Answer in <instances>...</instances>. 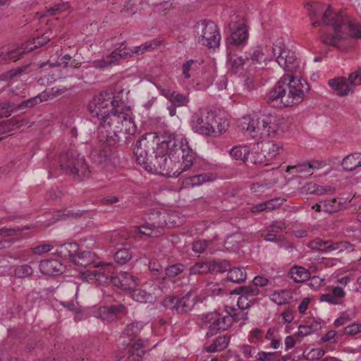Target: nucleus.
<instances>
[{
  "instance_id": "1",
  "label": "nucleus",
  "mask_w": 361,
  "mask_h": 361,
  "mask_svg": "<svg viewBox=\"0 0 361 361\" xmlns=\"http://www.w3.org/2000/svg\"><path fill=\"white\" fill-rule=\"evenodd\" d=\"M133 153L147 171L173 178L187 171L195 156L187 139L170 130L143 135L136 142Z\"/></svg>"
},
{
  "instance_id": "2",
  "label": "nucleus",
  "mask_w": 361,
  "mask_h": 361,
  "mask_svg": "<svg viewBox=\"0 0 361 361\" xmlns=\"http://www.w3.org/2000/svg\"><path fill=\"white\" fill-rule=\"evenodd\" d=\"M313 27H331L334 34L321 32L322 42L329 46L343 49L342 42L350 37L361 39V24L351 21L341 13L334 12L331 5L314 3L308 9Z\"/></svg>"
},
{
  "instance_id": "3",
  "label": "nucleus",
  "mask_w": 361,
  "mask_h": 361,
  "mask_svg": "<svg viewBox=\"0 0 361 361\" xmlns=\"http://www.w3.org/2000/svg\"><path fill=\"white\" fill-rule=\"evenodd\" d=\"M310 90L307 82L293 74L284 75L269 92L267 102L274 106H291L300 104Z\"/></svg>"
},
{
  "instance_id": "4",
  "label": "nucleus",
  "mask_w": 361,
  "mask_h": 361,
  "mask_svg": "<svg viewBox=\"0 0 361 361\" xmlns=\"http://www.w3.org/2000/svg\"><path fill=\"white\" fill-rule=\"evenodd\" d=\"M144 324L136 322L128 324L121 336L122 342L116 355L117 361L126 357L127 361H141L145 354L143 341L136 340Z\"/></svg>"
},
{
  "instance_id": "5",
  "label": "nucleus",
  "mask_w": 361,
  "mask_h": 361,
  "mask_svg": "<svg viewBox=\"0 0 361 361\" xmlns=\"http://www.w3.org/2000/svg\"><path fill=\"white\" fill-rule=\"evenodd\" d=\"M239 126L250 136L258 139L272 137L279 128V119L270 114L252 117L245 116L240 119Z\"/></svg>"
},
{
  "instance_id": "6",
  "label": "nucleus",
  "mask_w": 361,
  "mask_h": 361,
  "mask_svg": "<svg viewBox=\"0 0 361 361\" xmlns=\"http://www.w3.org/2000/svg\"><path fill=\"white\" fill-rule=\"evenodd\" d=\"M113 109L98 127L100 141L106 142L108 146L115 145L121 139L116 129H120L123 118H127V113L123 112V108L121 110L115 108Z\"/></svg>"
},
{
  "instance_id": "7",
  "label": "nucleus",
  "mask_w": 361,
  "mask_h": 361,
  "mask_svg": "<svg viewBox=\"0 0 361 361\" xmlns=\"http://www.w3.org/2000/svg\"><path fill=\"white\" fill-rule=\"evenodd\" d=\"M59 167L65 173L77 177L79 180L88 178L91 173L84 156L73 150L60 155Z\"/></svg>"
},
{
  "instance_id": "8",
  "label": "nucleus",
  "mask_w": 361,
  "mask_h": 361,
  "mask_svg": "<svg viewBox=\"0 0 361 361\" xmlns=\"http://www.w3.org/2000/svg\"><path fill=\"white\" fill-rule=\"evenodd\" d=\"M194 28L195 37L199 44L209 48H216L219 46L221 35L214 23L203 20L197 23Z\"/></svg>"
},
{
  "instance_id": "9",
  "label": "nucleus",
  "mask_w": 361,
  "mask_h": 361,
  "mask_svg": "<svg viewBox=\"0 0 361 361\" xmlns=\"http://www.w3.org/2000/svg\"><path fill=\"white\" fill-rule=\"evenodd\" d=\"M214 111L201 109L192 116V129L204 136H216L214 124L216 123Z\"/></svg>"
},
{
  "instance_id": "10",
  "label": "nucleus",
  "mask_w": 361,
  "mask_h": 361,
  "mask_svg": "<svg viewBox=\"0 0 361 361\" xmlns=\"http://www.w3.org/2000/svg\"><path fill=\"white\" fill-rule=\"evenodd\" d=\"M233 320V317L228 314L222 315L218 312H209L204 315L202 322L208 329L207 336H213L221 331L227 330L232 326Z\"/></svg>"
},
{
  "instance_id": "11",
  "label": "nucleus",
  "mask_w": 361,
  "mask_h": 361,
  "mask_svg": "<svg viewBox=\"0 0 361 361\" xmlns=\"http://www.w3.org/2000/svg\"><path fill=\"white\" fill-rule=\"evenodd\" d=\"M271 52L276 57V61L283 69L291 74L295 71L298 67L296 56L293 51L285 49L284 44L282 42H278L273 44Z\"/></svg>"
},
{
  "instance_id": "12",
  "label": "nucleus",
  "mask_w": 361,
  "mask_h": 361,
  "mask_svg": "<svg viewBox=\"0 0 361 361\" xmlns=\"http://www.w3.org/2000/svg\"><path fill=\"white\" fill-rule=\"evenodd\" d=\"M115 99L111 100L110 94L107 92L99 93L94 97L89 104L88 109L92 114H95L102 121L109 116L115 108Z\"/></svg>"
},
{
  "instance_id": "13",
  "label": "nucleus",
  "mask_w": 361,
  "mask_h": 361,
  "mask_svg": "<svg viewBox=\"0 0 361 361\" xmlns=\"http://www.w3.org/2000/svg\"><path fill=\"white\" fill-rule=\"evenodd\" d=\"M229 27L232 32L231 36L226 39L227 45H240L247 39L248 33L243 23L232 22L229 24Z\"/></svg>"
},
{
  "instance_id": "14",
  "label": "nucleus",
  "mask_w": 361,
  "mask_h": 361,
  "mask_svg": "<svg viewBox=\"0 0 361 361\" xmlns=\"http://www.w3.org/2000/svg\"><path fill=\"white\" fill-rule=\"evenodd\" d=\"M126 313V307L123 304L102 307L99 310L100 318L109 322L116 319L119 314Z\"/></svg>"
},
{
  "instance_id": "15",
  "label": "nucleus",
  "mask_w": 361,
  "mask_h": 361,
  "mask_svg": "<svg viewBox=\"0 0 361 361\" xmlns=\"http://www.w3.org/2000/svg\"><path fill=\"white\" fill-rule=\"evenodd\" d=\"M231 293L232 294L240 295L238 300V305L243 310L250 306L248 303H246L245 306H244V300H247L248 297L257 295L259 293V290L253 286H243L233 289Z\"/></svg>"
},
{
  "instance_id": "16",
  "label": "nucleus",
  "mask_w": 361,
  "mask_h": 361,
  "mask_svg": "<svg viewBox=\"0 0 361 361\" xmlns=\"http://www.w3.org/2000/svg\"><path fill=\"white\" fill-rule=\"evenodd\" d=\"M39 268L46 275H59L64 271L63 265L56 259L42 260Z\"/></svg>"
},
{
  "instance_id": "17",
  "label": "nucleus",
  "mask_w": 361,
  "mask_h": 361,
  "mask_svg": "<svg viewBox=\"0 0 361 361\" xmlns=\"http://www.w3.org/2000/svg\"><path fill=\"white\" fill-rule=\"evenodd\" d=\"M147 221L146 222L152 228L155 229V235H159L162 233L163 228L166 225V220L164 216L159 211H153L147 214Z\"/></svg>"
},
{
  "instance_id": "18",
  "label": "nucleus",
  "mask_w": 361,
  "mask_h": 361,
  "mask_svg": "<svg viewBox=\"0 0 361 361\" xmlns=\"http://www.w3.org/2000/svg\"><path fill=\"white\" fill-rule=\"evenodd\" d=\"M27 47L24 48L23 47H15L13 46H8L5 47H2L0 49V59L4 61L11 60L13 61H16L20 59V56L25 54L26 51H28Z\"/></svg>"
},
{
  "instance_id": "19",
  "label": "nucleus",
  "mask_w": 361,
  "mask_h": 361,
  "mask_svg": "<svg viewBox=\"0 0 361 361\" xmlns=\"http://www.w3.org/2000/svg\"><path fill=\"white\" fill-rule=\"evenodd\" d=\"M302 192L306 194H312L316 195H333L336 192V188L332 186H322L314 183L310 182L305 184L301 188Z\"/></svg>"
},
{
  "instance_id": "20",
  "label": "nucleus",
  "mask_w": 361,
  "mask_h": 361,
  "mask_svg": "<svg viewBox=\"0 0 361 361\" xmlns=\"http://www.w3.org/2000/svg\"><path fill=\"white\" fill-rule=\"evenodd\" d=\"M79 246L75 243H64L57 247L56 253L61 258H68L72 262H75Z\"/></svg>"
},
{
  "instance_id": "21",
  "label": "nucleus",
  "mask_w": 361,
  "mask_h": 361,
  "mask_svg": "<svg viewBox=\"0 0 361 361\" xmlns=\"http://www.w3.org/2000/svg\"><path fill=\"white\" fill-rule=\"evenodd\" d=\"M321 203H323V211L331 214L344 209L347 201L344 198L337 197L321 201Z\"/></svg>"
},
{
  "instance_id": "22",
  "label": "nucleus",
  "mask_w": 361,
  "mask_h": 361,
  "mask_svg": "<svg viewBox=\"0 0 361 361\" xmlns=\"http://www.w3.org/2000/svg\"><path fill=\"white\" fill-rule=\"evenodd\" d=\"M259 147L264 152L267 158L271 161L279 154V150L282 149V144L274 140L262 141Z\"/></svg>"
},
{
  "instance_id": "23",
  "label": "nucleus",
  "mask_w": 361,
  "mask_h": 361,
  "mask_svg": "<svg viewBox=\"0 0 361 361\" xmlns=\"http://www.w3.org/2000/svg\"><path fill=\"white\" fill-rule=\"evenodd\" d=\"M73 75L77 79L83 80L87 84L94 83L96 80L95 68L92 66H83L75 70Z\"/></svg>"
},
{
  "instance_id": "24",
  "label": "nucleus",
  "mask_w": 361,
  "mask_h": 361,
  "mask_svg": "<svg viewBox=\"0 0 361 361\" xmlns=\"http://www.w3.org/2000/svg\"><path fill=\"white\" fill-rule=\"evenodd\" d=\"M328 84L339 96H345L350 91L348 81L345 78L340 77L331 79Z\"/></svg>"
},
{
  "instance_id": "25",
  "label": "nucleus",
  "mask_w": 361,
  "mask_h": 361,
  "mask_svg": "<svg viewBox=\"0 0 361 361\" xmlns=\"http://www.w3.org/2000/svg\"><path fill=\"white\" fill-rule=\"evenodd\" d=\"M248 62V57L243 59L242 56L233 55L228 51L227 53V63L229 70L233 73H237Z\"/></svg>"
},
{
  "instance_id": "26",
  "label": "nucleus",
  "mask_w": 361,
  "mask_h": 361,
  "mask_svg": "<svg viewBox=\"0 0 361 361\" xmlns=\"http://www.w3.org/2000/svg\"><path fill=\"white\" fill-rule=\"evenodd\" d=\"M231 336L225 334L216 338L213 343L205 348L207 353L221 351L227 348L230 342Z\"/></svg>"
},
{
  "instance_id": "27",
  "label": "nucleus",
  "mask_w": 361,
  "mask_h": 361,
  "mask_svg": "<svg viewBox=\"0 0 361 361\" xmlns=\"http://www.w3.org/2000/svg\"><path fill=\"white\" fill-rule=\"evenodd\" d=\"M288 275L290 277L297 283H302L307 281L310 278V272L309 270L302 267H293Z\"/></svg>"
},
{
  "instance_id": "28",
  "label": "nucleus",
  "mask_w": 361,
  "mask_h": 361,
  "mask_svg": "<svg viewBox=\"0 0 361 361\" xmlns=\"http://www.w3.org/2000/svg\"><path fill=\"white\" fill-rule=\"evenodd\" d=\"M195 304V298L192 297L190 293H188L180 299H178L177 312L180 314L186 313L194 307Z\"/></svg>"
},
{
  "instance_id": "29",
  "label": "nucleus",
  "mask_w": 361,
  "mask_h": 361,
  "mask_svg": "<svg viewBox=\"0 0 361 361\" xmlns=\"http://www.w3.org/2000/svg\"><path fill=\"white\" fill-rule=\"evenodd\" d=\"M116 130L118 131V135L121 137V135L135 134L137 128L132 117L127 114V118H123L120 129Z\"/></svg>"
},
{
  "instance_id": "30",
  "label": "nucleus",
  "mask_w": 361,
  "mask_h": 361,
  "mask_svg": "<svg viewBox=\"0 0 361 361\" xmlns=\"http://www.w3.org/2000/svg\"><path fill=\"white\" fill-rule=\"evenodd\" d=\"M121 277L123 283V290H131L137 286L140 282V279L128 272H121Z\"/></svg>"
},
{
  "instance_id": "31",
  "label": "nucleus",
  "mask_w": 361,
  "mask_h": 361,
  "mask_svg": "<svg viewBox=\"0 0 361 361\" xmlns=\"http://www.w3.org/2000/svg\"><path fill=\"white\" fill-rule=\"evenodd\" d=\"M23 125V121L13 118L0 122V135L18 129Z\"/></svg>"
},
{
  "instance_id": "32",
  "label": "nucleus",
  "mask_w": 361,
  "mask_h": 361,
  "mask_svg": "<svg viewBox=\"0 0 361 361\" xmlns=\"http://www.w3.org/2000/svg\"><path fill=\"white\" fill-rule=\"evenodd\" d=\"M92 159L98 164H102L105 161L109 155V149L104 145L99 148H95L91 152Z\"/></svg>"
},
{
  "instance_id": "33",
  "label": "nucleus",
  "mask_w": 361,
  "mask_h": 361,
  "mask_svg": "<svg viewBox=\"0 0 361 361\" xmlns=\"http://www.w3.org/2000/svg\"><path fill=\"white\" fill-rule=\"evenodd\" d=\"M260 147L259 145L257 146V150H253L252 152H249L248 161L250 163L254 164H264L267 165L268 162L270 161L268 158H267L264 152L262 151V149L259 150Z\"/></svg>"
},
{
  "instance_id": "34",
  "label": "nucleus",
  "mask_w": 361,
  "mask_h": 361,
  "mask_svg": "<svg viewBox=\"0 0 361 361\" xmlns=\"http://www.w3.org/2000/svg\"><path fill=\"white\" fill-rule=\"evenodd\" d=\"M48 96L45 93H40L35 97H32L27 100H24L18 105V109H25L32 107L41 102L48 99Z\"/></svg>"
},
{
  "instance_id": "35",
  "label": "nucleus",
  "mask_w": 361,
  "mask_h": 361,
  "mask_svg": "<svg viewBox=\"0 0 361 361\" xmlns=\"http://www.w3.org/2000/svg\"><path fill=\"white\" fill-rule=\"evenodd\" d=\"M126 47L123 49H121V47L116 49L114 51L111 53V54L108 56L109 59V61H104V64L100 65V67H105L107 66L111 63H113L115 61H118L121 58H127L129 56L131 55L129 51H126Z\"/></svg>"
},
{
  "instance_id": "36",
  "label": "nucleus",
  "mask_w": 361,
  "mask_h": 361,
  "mask_svg": "<svg viewBox=\"0 0 361 361\" xmlns=\"http://www.w3.org/2000/svg\"><path fill=\"white\" fill-rule=\"evenodd\" d=\"M210 266V261L197 262L190 267L189 274L190 275H197L211 273Z\"/></svg>"
},
{
  "instance_id": "37",
  "label": "nucleus",
  "mask_w": 361,
  "mask_h": 361,
  "mask_svg": "<svg viewBox=\"0 0 361 361\" xmlns=\"http://www.w3.org/2000/svg\"><path fill=\"white\" fill-rule=\"evenodd\" d=\"M271 49L265 47L264 50L262 47H257V49L253 51L251 57L249 58V61L251 60L252 63H260L262 61L266 62L268 60H271V57L266 54V52Z\"/></svg>"
},
{
  "instance_id": "38",
  "label": "nucleus",
  "mask_w": 361,
  "mask_h": 361,
  "mask_svg": "<svg viewBox=\"0 0 361 361\" xmlns=\"http://www.w3.org/2000/svg\"><path fill=\"white\" fill-rule=\"evenodd\" d=\"M246 277V272L240 267L230 268L227 276L228 279L234 283L244 282Z\"/></svg>"
},
{
  "instance_id": "39",
  "label": "nucleus",
  "mask_w": 361,
  "mask_h": 361,
  "mask_svg": "<svg viewBox=\"0 0 361 361\" xmlns=\"http://www.w3.org/2000/svg\"><path fill=\"white\" fill-rule=\"evenodd\" d=\"M344 171H352L360 167L357 161V154H352L346 156L341 162Z\"/></svg>"
},
{
  "instance_id": "40",
  "label": "nucleus",
  "mask_w": 361,
  "mask_h": 361,
  "mask_svg": "<svg viewBox=\"0 0 361 361\" xmlns=\"http://www.w3.org/2000/svg\"><path fill=\"white\" fill-rule=\"evenodd\" d=\"M231 155L236 160L248 161L249 149L246 146H236L230 150Z\"/></svg>"
},
{
  "instance_id": "41",
  "label": "nucleus",
  "mask_w": 361,
  "mask_h": 361,
  "mask_svg": "<svg viewBox=\"0 0 361 361\" xmlns=\"http://www.w3.org/2000/svg\"><path fill=\"white\" fill-rule=\"evenodd\" d=\"M131 296L134 300L139 302H151L153 300V296L151 293L140 288H133Z\"/></svg>"
},
{
  "instance_id": "42",
  "label": "nucleus",
  "mask_w": 361,
  "mask_h": 361,
  "mask_svg": "<svg viewBox=\"0 0 361 361\" xmlns=\"http://www.w3.org/2000/svg\"><path fill=\"white\" fill-rule=\"evenodd\" d=\"M210 180H212V174L206 173L190 176L186 179L185 183L188 185L190 184L191 185L195 186L200 185L201 184Z\"/></svg>"
},
{
  "instance_id": "43",
  "label": "nucleus",
  "mask_w": 361,
  "mask_h": 361,
  "mask_svg": "<svg viewBox=\"0 0 361 361\" xmlns=\"http://www.w3.org/2000/svg\"><path fill=\"white\" fill-rule=\"evenodd\" d=\"M99 267V266H97ZM113 266L111 264H104L100 266V268L96 271L97 275V281L107 282L111 274H113Z\"/></svg>"
},
{
  "instance_id": "44",
  "label": "nucleus",
  "mask_w": 361,
  "mask_h": 361,
  "mask_svg": "<svg viewBox=\"0 0 361 361\" xmlns=\"http://www.w3.org/2000/svg\"><path fill=\"white\" fill-rule=\"evenodd\" d=\"M29 228L30 227L27 226L17 228H2L0 229V235L2 236H9L11 237L13 240H17L22 237L23 231Z\"/></svg>"
},
{
  "instance_id": "45",
  "label": "nucleus",
  "mask_w": 361,
  "mask_h": 361,
  "mask_svg": "<svg viewBox=\"0 0 361 361\" xmlns=\"http://www.w3.org/2000/svg\"><path fill=\"white\" fill-rule=\"evenodd\" d=\"M14 276L19 279H24L31 276L33 274V269L29 264H22L13 267Z\"/></svg>"
},
{
  "instance_id": "46",
  "label": "nucleus",
  "mask_w": 361,
  "mask_h": 361,
  "mask_svg": "<svg viewBox=\"0 0 361 361\" xmlns=\"http://www.w3.org/2000/svg\"><path fill=\"white\" fill-rule=\"evenodd\" d=\"M94 261V254L90 251H78L76 254V261L73 262L80 264L81 266H86Z\"/></svg>"
},
{
  "instance_id": "47",
  "label": "nucleus",
  "mask_w": 361,
  "mask_h": 361,
  "mask_svg": "<svg viewBox=\"0 0 361 361\" xmlns=\"http://www.w3.org/2000/svg\"><path fill=\"white\" fill-rule=\"evenodd\" d=\"M211 273H222L229 271L231 266L227 260L210 261Z\"/></svg>"
},
{
  "instance_id": "48",
  "label": "nucleus",
  "mask_w": 361,
  "mask_h": 361,
  "mask_svg": "<svg viewBox=\"0 0 361 361\" xmlns=\"http://www.w3.org/2000/svg\"><path fill=\"white\" fill-rule=\"evenodd\" d=\"M329 251L338 250L339 252H342L344 250H347L348 252H352L354 250V245L348 241H330V244L329 245Z\"/></svg>"
},
{
  "instance_id": "49",
  "label": "nucleus",
  "mask_w": 361,
  "mask_h": 361,
  "mask_svg": "<svg viewBox=\"0 0 361 361\" xmlns=\"http://www.w3.org/2000/svg\"><path fill=\"white\" fill-rule=\"evenodd\" d=\"M132 258V255L128 249L118 250L114 255L115 261L119 264H126Z\"/></svg>"
},
{
  "instance_id": "50",
  "label": "nucleus",
  "mask_w": 361,
  "mask_h": 361,
  "mask_svg": "<svg viewBox=\"0 0 361 361\" xmlns=\"http://www.w3.org/2000/svg\"><path fill=\"white\" fill-rule=\"evenodd\" d=\"M331 240H323L321 238H315L310 243V247L312 250L322 252H329V245Z\"/></svg>"
},
{
  "instance_id": "51",
  "label": "nucleus",
  "mask_w": 361,
  "mask_h": 361,
  "mask_svg": "<svg viewBox=\"0 0 361 361\" xmlns=\"http://www.w3.org/2000/svg\"><path fill=\"white\" fill-rule=\"evenodd\" d=\"M279 353L277 352L266 353L260 351L255 355V357L260 361H286L283 357L278 359Z\"/></svg>"
},
{
  "instance_id": "52",
  "label": "nucleus",
  "mask_w": 361,
  "mask_h": 361,
  "mask_svg": "<svg viewBox=\"0 0 361 361\" xmlns=\"http://www.w3.org/2000/svg\"><path fill=\"white\" fill-rule=\"evenodd\" d=\"M170 102L175 106L180 107L186 105L189 102V99L186 95L175 91Z\"/></svg>"
},
{
  "instance_id": "53",
  "label": "nucleus",
  "mask_w": 361,
  "mask_h": 361,
  "mask_svg": "<svg viewBox=\"0 0 361 361\" xmlns=\"http://www.w3.org/2000/svg\"><path fill=\"white\" fill-rule=\"evenodd\" d=\"M288 292L286 290L274 292L271 295V300L279 305L287 304L288 302Z\"/></svg>"
},
{
  "instance_id": "54",
  "label": "nucleus",
  "mask_w": 361,
  "mask_h": 361,
  "mask_svg": "<svg viewBox=\"0 0 361 361\" xmlns=\"http://www.w3.org/2000/svg\"><path fill=\"white\" fill-rule=\"evenodd\" d=\"M318 326L319 324L317 322L312 323L310 325H300L297 334L300 337L307 336L316 331Z\"/></svg>"
},
{
  "instance_id": "55",
  "label": "nucleus",
  "mask_w": 361,
  "mask_h": 361,
  "mask_svg": "<svg viewBox=\"0 0 361 361\" xmlns=\"http://www.w3.org/2000/svg\"><path fill=\"white\" fill-rule=\"evenodd\" d=\"M184 270V265L182 264H174L169 266L166 269V274L167 277H175L179 274L182 273Z\"/></svg>"
},
{
  "instance_id": "56",
  "label": "nucleus",
  "mask_w": 361,
  "mask_h": 361,
  "mask_svg": "<svg viewBox=\"0 0 361 361\" xmlns=\"http://www.w3.org/2000/svg\"><path fill=\"white\" fill-rule=\"evenodd\" d=\"M69 4L68 2H61L49 8L47 10V13L50 16H55L60 12L67 10Z\"/></svg>"
},
{
  "instance_id": "57",
  "label": "nucleus",
  "mask_w": 361,
  "mask_h": 361,
  "mask_svg": "<svg viewBox=\"0 0 361 361\" xmlns=\"http://www.w3.org/2000/svg\"><path fill=\"white\" fill-rule=\"evenodd\" d=\"M16 108V105L10 102L0 104V117H8Z\"/></svg>"
},
{
  "instance_id": "58",
  "label": "nucleus",
  "mask_w": 361,
  "mask_h": 361,
  "mask_svg": "<svg viewBox=\"0 0 361 361\" xmlns=\"http://www.w3.org/2000/svg\"><path fill=\"white\" fill-rule=\"evenodd\" d=\"M153 44L151 42H147L140 46H137L134 47L133 50H130V53L132 55H128L129 56H133L134 55H140L145 53L146 51L153 49Z\"/></svg>"
},
{
  "instance_id": "59",
  "label": "nucleus",
  "mask_w": 361,
  "mask_h": 361,
  "mask_svg": "<svg viewBox=\"0 0 361 361\" xmlns=\"http://www.w3.org/2000/svg\"><path fill=\"white\" fill-rule=\"evenodd\" d=\"M49 40V37L46 34H42L41 36L32 38L31 43L34 45V47L27 49L28 51L32 50L33 48L40 47L46 44Z\"/></svg>"
},
{
  "instance_id": "60",
  "label": "nucleus",
  "mask_w": 361,
  "mask_h": 361,
  "mask_svg": "<svg viewBox=\"0 0 361 361\" xmlns=\"http://www.w3.org/2000/svg\"><path fill=\"white\" fill-rule=\"evenodd\" d=\"M314 166L310 162H304L303 164H298L297 166H288L287 171L290 169H295L298 173L310 172Z\"/></svg>"
},
{
  "instance_id": "61",
  "label": "nucleus",
  "mask_w": 361,
  "mask_h": 361,
  "mask_svg": "<svg viewBox=\"0 0 361 361\" xmlns=\"http://www.w3.org/2000/svg\"><path fill=\"white\" fill-rule=\"evenodd\" d=\"M162 304L166 309L176 310L177 311L178 298L173 295L168 296L163 300Z\"/></svg>"
},
{
  "instance_id": "62",
  "label": "nucleus",
  "mask_w": 361,
  "mask_h": 361,
  "mask_svg": "<svg viewBox=\"0 0 361 361\" xmlns=\"http://www.w3.org/2000/svg\"><path fill=\"white\" fill-rule=\"evenodd\" d=\"M209 245V242L204 240H200L194 242L192 245V250L196 253H203Z\"/></svg>"
},
{
  "instance_id": "63",
  "label": "nucleus",
  "mask_w": 361,
  "mask_h": 361,
  "mask_svg": "<svg viewBox=\"0 0 361 361\" xmlns=\"http://www.w3.org/2000/svg\"><path fill=\"white\" fill-rule=\"evenodd\" d=\"M361 332V324L353 323L344 329V334L346 335H356Z\"/></svg>"
},
{
  "instance_id": "64",
  "label": "nucleus",
  "mask_w": 361,
  "mask_h": 361,
  "mask_svg": "<svg viewBox=\"0 0 361 361\" xmlns=\"http://www.w3.org/2000/svg\"><path fill=\"white\" fill-rule=\"evenodd\" d=\"M348 80L353 85H358L361 84V67L349 75Z\"/></svg>"
}]
</instances>
